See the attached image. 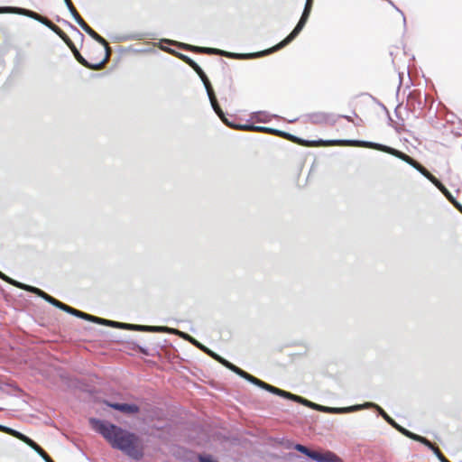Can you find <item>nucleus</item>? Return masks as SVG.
Instances as JSON below:
<instances>
[{"label": "nucleus", "instance_id": "f257e3e1", "mask_svg": "<svg viewBox=\"0 0 462 462\" xmlns=\"http://www.w3.org/2000/svg\"><path fill=\"white\" fill-rule=\"evenodd\" d=\"M94 429L99 432L107 442L116 449L123 451L128 457L139 460L143 457V444L141 439L114 424L91 419Z\"/></svg>", "mask_w": 462, "mask_h": 462}, {"label": "nucleus", "instance_id": "f03ea898", "mask_svg": "<svg viewBox=\"0 0 462 462\" xmlns=\"http://www.w3.org/2000/svg\"><path fill=\"white\" fill-rule=\"evenodd\" d=\"M289 140L297 143L298 144L307 146V147H317V146H356V147H365L371 148L374 150H378L391 155H393L401 160H403V157L406 153L392 148L390 146H386L380 143L365 142V141H352V140H331V141H304L300 140L297 137H290Z\"/></svg>", "mask_w": 462, "mask_h": 462}, {"label": "nucleus", "instance_id": "7ed1b4c3", "mask_svg": "<svg viewBox=\"0 0 462 462\" xmlns=\"http://www.w3.org/2000/svg\"><path fill=\"white\" fill-rule=\"evenodd\" d=\"M60 310L66 311V312H69L72 315H75L77 317H79L81 319H87V320H90V321H93V322H96V323H99V324H105V325H108V326H111V327H114V328H133V329H135V330H139V331H164L166 330L165 328H162V327H147V326H141V325H127V324H123V323H119V322H116V321H112V320H106V319H101V318H97V317H95V316H92V315H89L88 313H85V312H82L80 310H78L70 306H68L64 303L61 302L60 308Z\"/></svg>", "mask_w": 462, "mask_h": 462}, {"label": "nucleus", "instance_id": "20e7f679", "mask_svg": "<svg viewBox=\"0 0 462 462\" xmlns=\"http://www.w3.org/2000/svg\"><path fill=\"white\" fill-rule=\"evenodd\" d=\"M283 42H284V40H282L281 42H279L278 44H276L275 46H273L268 50L259 51V52L246 53V54L232 53V52H227L225 51H220L217 49L192 46V45H189L186 43H181L180 48H182L184 50L192 51H195L198 53H207V54L216 53V54H220V55H223V56H226L228 58H234V59H254V58H259V57L270 54L272 52H274V51L283 48L284 46L287 45V44H283Z\"/></svg>", "mask_w": 462, "mask_h": 462}, {"label": "nucleus", "instance_id": "39448f33", "mask_svg": "<svg viewBox=\"0 0 462 462\" xmlns=\"http://www.w3.org/2000/svg\"><path fill=\"white\" fill-rule=\"evenodd\" d=\"M0 14H21V15L30 17V18L34 19V20L40 22L41 23L46 25L56 34L60 33V32L61 30L59 26L54 24L47 17L42 16V15L39 14L38 13L28 10V9L20 8V7H11V6L0 7Z\"/></svg>", "mask_w": 462, "mask_h": 462}, {"label": "nucleus", "instance_id": "423d86ee", "mask_svg": "<svg viewBox=\"0 0 462 462\" xmlns=\"http://www.w3.org/2000/svg\"><path fill=\"white\" fill-rule=\"evenodd\" d=\"M0 14H21V15L30 17V18L34 19V20L40 22L41 23L46 25L56 34L60 33V32L61 30L59 26L54 24L47 17L42 16V15L39 14L38 13L28 10V9L20 8V7H11V6L0 7Z\"/></svg>", "mask_w": 462, "mask_h": 462}, {"label": "nucleus", "instance_id": "0eeeda50", "mask_svg": "<svg viewBox=\"0 0 462 462\" xmlns=\"http://www.w3.org/2000/svg\"><path fill=\"white\" fill-rule=\"evenodd\" d=\"M210 103L212 105V107L214 108L215 112L217 114V116L222 119V121L226 125H229L235 129H245V130H251V131H257V132H263V133H272L275 134L278 136H285L287 139L290 137H292L290 134H283L281 131L278 130H273L267 127H262V126H254V125H244V126H237L231 125L227 119L225 117L224 112L222 111L220 106L217 103L216 96L209 97Z\"/></svg>", "mask_w": 462, "mask_h": 462}, {"label": "nucleus", "instance_id": "6e6552de", "mask_svg": "<svg viewBox=\"0 0 462 462\" xmlns=\"http://www.w3.org/2000/svg\"><path fill=\"white\" fill-rule=\"evenodd\" d=\"M294 448L318 462H340V458L331 451L318 452L309 449L307 447L297 444Z\"/></svg>", "mask_w": 462, "mask_h": 462}, {"label": "nucleus", "instance_id": "1a4fd4ad", "mask_svg": "<svg viewBox=\"0 0 462 462\" xmlns=\"http://www.w3.org/2000/svg\"><path fill=\"white\" fill-rule=\"evenodd\" d=\"M314 0H307L300 21L292 32L284 39L283 44H289L303 29L311 12Z\"/></svg>", "mask_w": 462, "mask_h": 462}, {"label": "nucleus", "instance_id": "9d476101", "mask_svg": "<svg viewBox=\"0 0 462 462\" xmlns=\"http://www.w3.org/2000/svg\"><path fill=\"white\" fill-rule=\"evenodd\" d=\"M262 388L273 393H275L277 395H280V396H282V397H285V398H288V399H291V400H293V401H296V402H301V403H304L305 405H308V406H315V407H318L316 404H313L311 403L310 401L308 400H305L303 399L302 397L300 396H298V395H294L289 392H285L282 389H279V388H276L271 384H268L266 383L263 382V385H262Z\"/></svg>", "mask_w": 462, "mask_h": 462}, {"label": "nucleus", "instance_id": "9b49d317", "mask_svg": "<svg viewBox=\"0 0 462 462\" xmlns=\"http://www.w3.org/2000/svg\"><path fill=\"white\" fill-rule=\"evenodd\" d=\"M73 55L75 57V59L84 67L88 68V69H93V70H98V69H101L104 68L105 64L109 60V54H105L104 58L97 61V62H95V63H91V62H88L81 54L80 52L79 51V50H75L73 52Z\"/></svg>", "mask_w": 462, "mask_h": 462}, {"label": "nucleus", "instance_id": "f8f14e48", "mask_svg": "<svg viewBox=\"0 0 462 462\" xmlns=\"http://www.w3.org/2000/svg\"><path fill=\"white\" fill-rule=\"evenodd\" d=\"M78 24L95 41L101 43L105 49H106V54L110 55V49L108 46V42L100 36L96 31H94L84 20L81 18L79 21L77 22Z\"/></svg>", "mask_w": 462, "mask_h": 462}, {"label": "nucleus", "instance_id": "ddd939ff", "mask_svg": "<svg viewBox=\"0 0 462 462\" xmlns=\"http://www.w3.org/2000/svg\"><path fill=\"white\" fill-rule=\"evenodd\" d=\"M309 116L312 123L318 125H334L336 122L332 115L324 112L311 113Z\"/></svg>", "mask_w": 462, "mask_h": 462}, {"label": "nucleus", "instance_id": "4468645a", "mask_svg": "<svg viewBox=\"0 0 462 462\" xmlns=\"http://www.w3.org/2000/svg\"><path fill=\"white\" fill-rule=\"evenodd\" d=\"M403 162H407L413 168H415L418 171H420L424 177H426L430 181H434V175H432L425 167H423L420 162L412 159L408 154H405L403 157Z\"/></svg>", "mask_w": 462, "mask_h": 462}, {"label": "nucleus", "instance_id": "2eb2a0df", "mask_svg": "<svg viewBox=\"0 0 462 462\" xmlns=\"http://www.w3.org/2000/svg\"><path fill=\"white\" fill-rule=\"evenodd\" d=\"M110 407L115 410L120 411L124 413L134 414L139 411V408L135 404H128V403H111Z\"/></svg>", "mask_w": 462, "mask_h": 462}, {"label": "nucleus", "instance_id": "dca6fc26", "mask_svg": "<svg viewBox=\"0 0 462 462\" xmlns=\"http://www.w3.org/2000/svg\"><path fill=\"white\" fill-rule=\"evenodd\" d=\"M28 446L35 450L38 455H40L44 459L45 462H54L52 458L47 454V452L32 439Z\"/></svg>", "mask_w": 462, "mask_h": 462}, {"label": "nucleus", "instance_id": "f3484780", "mask_svg": "<svg viewBox=\"0 0 462 462\" xmlns=\"http://www.w3.org/2000/svg\"><path fill=\"white\" fill-rule=\"evenodd\" d=\"M220 362L225 365L226 366L227 368H229L230 370H232L233 372H235L236 374H237L238 375H240L241 377L243 376H245V371L242 370L241 368L236 366L235 365L229 363L228 361L225 360V359H219Z\"/></svg>", "mask_w": 462, "mask_h": 462}, {"label": "nucleus", "instance_id": "a211bd4d", "mask_svg": "<svg viewBox=\"0 0 462 462\" xmlns=\"http://www.w3.org/2000/svg\"><path fill=\"white\" fill-rule=\"evenodd\" d=\"M412 439L425 445L426 447L430 448L433 452H434V448H438L435 444L430 442L428 439H426L422 436H420V435H417L416 437L412 436Z\"/></svg>", "mask_w": 462, "mask_h": 462}, {"label": "nucleus", "instance_id": "6ab92c4d", "mask_svg": "<svg viewBox=\"0 0 462 462\" xmlns=\"http://www.w3.org/2000/svg\"><path fill=\"white\" fill-rule=\"evenodd\" d=\"M64 1H65V4H66L69 11L70 12L71 15L75 19V21L76 22L79 21L82 17L80 16V14H79L77 9L75 8V6L72 4L71 0H64Z\"/></svg>", "mask_w": 462, "mask_h": 462}, {"label": "nucleus", "instance_id": "aec40b11", "mask_svg": "<svg viewBox=\"0 0 462 462\" xmlns=\"http://www.w3.org/2000/svg\"><path fill=\"white\" fill-rule=\"evenodd\" d=\"M9 435L17 438L18 439L22 440L23 442H24L27 445H29V443L32 441V439L30 438H28L27 436L23 435V433H21L15 430H13V429L11 430Z\"/></svg>", "mask_w": 462, "mask_h": 462}, {"label": "nucleus", "instance_id": "412c9836", "mask_svg": "<svg viewBox=\"0 0 462 462\" xmlns=\"http://www.w3.org/2000/svg\"><path fill=\"white\" fill-rule=\"evenodd\" d=\"M179 57L181 60H183L186 64L191 67L194 70H197L199 68V66L189 57L184 54H180Z\"/></svg>", "mask_w": 462, "mask_h": 462}, {"label": "nucleus", "instance_id": "4be33fe9", "mask_svg": "<svg viewBox=\"0 0 462 462\" xmlns=\"http://www.w3.org/2000/svg\"><path fill=\"white\" fill-rule=\"evenodd\" d=\"M378 408V411L381 414V416L390 424L392 425L393 428H395V426H398L399 424H397L395 422V420L393 419H392L381 407H377Z\"/></svg>", "mask_w": 462, "mask_h": 462}, {"label": "nucleus", "instance_id": "5701e85b", "mask_svg": "<svg viewBox=\"0 0 462 462\" xmlns=\"http://www.w3.org/2000/svg\"><path fill=\"white\" fill-rule=\"evenodd\" d=\"M243 378L246 379L247 381H249V382H251V383H254V384H256V385H258L260 387H262V385L263 383V381H261L260 379L253 376L252 374H248L246 372H245V376H243Z\"/></svg>", "mask_w": 462, "mask_h": 462}, {"label": "nucleus", "instance_id": "b1692460", "mask_svg": "<svg viewBox=\"0 0 462 462\" xmlns=\"http://www.w3.org/2000/svg\"><path fill=\"white\" fill-rule=\"evenodd\" d=\"M0 278H1L3 281H5V282H8V283H10V284L15 285V286H16V287H18V288H23V284H21V283H19V282H17L14 281V280H12L10 277H8V276H6L5 273H3L1 271H0Z\"/></svg>", "mask_w": 462, "mask_h": 462}, {"label": "nucleus", "instance_id": "393cba45", "mask_svg": "<svg viewBox=\"0 0 462 462\" xmlns=\"http://www.w3.org/2000/svg\"><path fill=\"white\" fill-rule=\"evenodd\" d=\"M395 429H396L398 431H400L402 434H403L404 436H406V437H408V438H410V439H412V436H413V437H416V436H417V434H415V433H412V432L409 431L408 430H406V429L402 428V426H400V425L395 426Z\"/></svg>", "mask_w": 462, "mask_h": 462}, {"label": "nucleus", "instance_id": "a878e982", "mask_svg": "<svg viewBox=\"0 0 462 462\" xmlns=\"http://www.w3.org/2000/svg\"><path fill=\"white\" fill-rule=\"evenodd\" d=\"M24 289L28 290L29 291H32L36 294H38L39 296H41L42 298H43V296H46L48 295L46 292H44L43 291L38 289V288H35V287H31V286H24L23 287Z\"/></svg>", "mask_w": 462, "mask_h": 462}, {"label": "nucleus", "instance_id": "bb28decb", "mask_svg": "<svg viewBox=\"0 0 462 462\" xmlns=\"http://www.w3.org/2000/svg\"><path fill=\"white\" fill-rule=\"evenodd\" d=\"M24 289L28 290L29 291H32L36 294H38L39 296H41L42 298H43V296H46L48 295L46 292H44L43 291L38 289V288H35V287H31V286H24L23 287Z\"/></svg>", "mask_w": 462, "mask_h": 462}, {"label": "nucleus", "instance_id": "cd10ccee", "mask_svg": "<svg viewBox=\"0 0 462 462\" xmlns=\"http://www.w3.org/2000/svg\"><path fill=\"white\" fill-rule=\"evenodd\" d=\"M24 289L28 290L29 291H32L36 294H38L39 296H41L42 298H43V296H46L48 295L46 292H44L43 291L38 289V288H35V287H31V286H24L23 287Z\"/></svg>", "mask_w": 462, "mask_h": 462}, {"label": "nucleus", "instance_id": "c85d7f7f", "mask_svg": "<svg viewBox=\"0 0 462 462\" xmlns=\"http://www.w3.org/2000/svg\"><path fill=\"white\" fill-rule=\"evenodd\" d=\"M43 299L57 308H60V306L61 304V301L56 300L55 298L51 297L49 294L46 296H43Z\"/></svg>", "mask_w": 462, "mask_h": 462}, {"label": "nucleus", "instance_id": "c756f323", "mask_svg": "<svg viewBox=\"0 0 462 462\" xmlns=\"http://www.w3.org/2000/svg\"><path fill=\"white\" fill-rule=\"evenodd\" d=\"M441 192L447 197V199L452 202L455 207L457 208V207H461L455 199L454 198L452 197V195L450 194V192L447 189V188L445 187V189L441 190Z\"/></svg>", "mask_w": 462, "mask_h": 462}, {"label": "nucleus", "instance_id": "7c9ffc66", "mask_svg": "<svg viewBox=\"0 0 462 462\" xmlns=\"http://www.w3.org/2000/svg\"><path fill=\"white\" fill-rule=\"evenodd\" d=\"M203 84H204V86H205V88L207 89V93H208V97L214 96L215 92L213 90V88L211 86V83H210L209 79H206V81H203Z\"/></svg>", "mask_w": 462, "mask_h": 462}, {"label": "nucleus", "instance_id": "2f4dec72", "mask_svg": "<svg viewBox=\"0 0 462 462\" xmlns=\"http://www.w3.org/2000/svg\"><path fill=\"white\" fill-rule=\"evenodd\" d=\"M203 84H204V86H205V88L207 89V93H208V97L214 96L215 92L213 90V88L211 86V83H210L209 79H206V81H203Z\"/></svg>", "mask_w": 462, "mask_h": 462}, {"label": "nucleus", "instance_id": "473e14b6", "mask_svg": "<svg viewBox=\"0 0 462 462\" xmlns=\"http://www.w3.org/2000/svg\"><path fill=\"white\" fill-rule=\"evenodd\" d=\"M434 454L439 459L440 462H450L440 451L439 448H434Z\"/></svg>", "mask_w": 462, "mask_h": 462}, {"label": "nucleus", "instance_id": "72a5a7b5", "mask_svg": "<svg viewBox=\"0 0 462 462\" xmlns=\"http://www.w3.org/2000/svg\"><path fill=\"white\" fill-rule=\"evenodd\" d=\"M62 41L67 44L68 42H71L70 38L62 31L60 30V33L57 34Z\"/></svg>", "mask_w": 462, "mask_h": 462}, {"label": "nucleus", "instance_id": "f704fd0d", "mask_svg": "<svg viewBox=\"0 0 462 462\" xmlns=\"http://www.w3.org/2000/svg\"><path fill=\"white\" fill-rule=\"evenodd\" d=\"M195 71L199 76V78L201 79L202 82L206 81V79H208L207 75L205 74V72L203 71V69L200 67L197 70H195Z\"/></svg>", "mask_w": 462, "mask_h": 462}, {"label": "nucleus", "instance_id": "c9c22d12", "mask_svg": "<svg viewBox=\"0 0 462 462\" xmlns=\"http://www.w3.org/2000/svg\"><path fill=\"white\" fill-rule=\"evenodd\" d=\"M434 181H430L432 184H434L440 191L445 189V186L436 178L434 177Z\"/></svg>", "mask_w": 462, "mask_h": 462}, {"label": "nucleus", "instance_id": "e433bc0d", "mask_svg": "<svg viewBox=\"0 0 462 462\" xmlns=\"http://www.w3.org/2000/svg\"><path fill=\"white\" fill-rule=\"evenodd\" d=\"M11 428L0 425V431L10 434Z\"/></svg>", "mask_w": 462, "mask_h": 462}, {"label": "nucleus", "instance_id": "4c0bfd02", "mask_svg": "<svg viewBox=\"0 0 462 462\" xmlns=\"http://www.w3.org/2000/svg\"><path fill=\"white\" fill-rule=\"evenodd\" d=\"M69 49L70 51L73 52L75 50H77V47L75 46V44L73 43V42H69L66 44Z\"/></svg>", "mask_w": 462, "mask_h": 462}, {"label": "nucleus", "instance_id": "58836bf2", "mask_svg": "<svg viewBox=\"0 0 462 462\" xmlns=\"http://www.w3.org/2000/svg\"><path fill=\"white\" fill-rule=\"evenodd\" d=\"M345 118L348 121H352L351 117L350 116H345Z\"/></svg>", "mask_w": 462, "mask_h": 462}, {"label": "nucleus", "instance_id": "ea45409f", "mask_svg": "<svg viewBox=\"0 0 462 462\" xmlns=\"http://www.w3.org/2000/svg\"><path fill=\"white\" fill-rule=\"evenodd\" d=\"M457 209L462 213V207H457Z\"/></svg>", "mask_w": 462, "mask_h": 462}]
</instances>
